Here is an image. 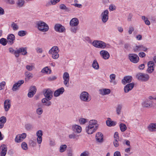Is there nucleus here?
I'll use <instances>...</instances> for the list:
<instances>
[{
  "instance_id": "f257e3e1",
  "label": "nucleus",
  "mask_w": 156,
  "mask_h": 156,
  "mask_svg": "<svg viewBox=\"0 0 156 156\" xmlns=\"http://www.w3.org/2000/svg\"><path fill=\"white\" fill-rule=\"evenodd\" d=\"M92 45L94 47L101 49L109 48L110 46L101 41L94 40L92 43Z\"/></svg>"
},
{
  "instance_id": "f03ea898",
  "label": "nucleus",
  "mask_w": 156,
  "mask_h": 156,
  "mask_svg": "<svg viewBox=\"0 0 156 156\" xmlns=\"http://www.w3.org/2000/svg\"><path fill=\"white\" fill-rule=\"evenodd\" d=\"M36 24L38 29L41 31L45 32L49 30L48 25L43 21H38Z\"/></svg>"
},
{
  "instance_id": "7ed1b4c3",
  "label": "nucleus",
  "mask_w": 156,
  "mask_h": 156,
  "mask_svg": "<svg viewBox=\"0 0 156 156\" xmlns=\"http://www.w3.org/2000/svg\"><path fill=\"white\" fill-rule=\"evenodd\" d=\"M80 100L82 101L89 102L91 100V98L89 93L86 91H83L80 96Z\"/></svg>"
},
{
  "instance_id": "20e7f679",
  "label": "nucleus",
  "mask_w": 156,
  "mask_h": 156,
  "mask_svg": "<svg viewBox=\"0 0 156 156\" xmlns=\"http://www.w3.org/2000/svg\"><path fill=\"white\" fill-rule=\"evenodd\" d=\"M136 78L142 82L148 81L150 78L149 75L146 73H139L136 75Z\"/></svg>"
},
{
  "instance_id": "39448f33",
  "label": "nucleus",
  "mask_w": 156,
  "mask_h": 156,
  "mask_svg": "<svg viewBox=\"0 0 156 156\" xmlns=\"http://www.w3.org/2000/svg\"><path fill=\"white\" fill-rule=\"evenodd\" d=\"M27 51L26 48L22 47L19 48L16 50L14 52L15 55L16 57L18 58L19 56L20 53H21L22 55H25L27 53Z\"/></svg>"
},
{
  "instance_id": "423d86ee",
  "label": "nucleus",
  "mask_w": 156,
  "mask_h": 156,
  "mask_svg": "<svg viewBox=\"0 0 156 156\" xmlns=\"http://www.w3.org/2000/svg\"><path fill=\"white\" fill-rule=\"evenodd\" d=\"M44 95L48 100H51L53 97V92L49 88L45 89L43 90Z\"/></svg>"
},
{
  "instance_id": "0eeeda50",
  "label": "nucleus",
  "mask_w": 156,
  "mask_h": 156,
  "mask_svg": "<svg viewBox=\"0 0 156 156\" xmlns=\"http://www.w3.org/2000/svg\"><path fill=\"white\" fill-rule=\"evenodd\" d=\"M109 12L108 10H105L102 12L100 15L102 21L103 23H106L108 19Z\"/></svg>"
},
{
  "instance_id": "6e6552de",
  "label": "nucleus",
  "mask_w": 156,
  "mask_h": 156,
  "mask_svg": "<svg viewBox=\"0 0 156 156\" xmlns=\"http://www.w3.org/2000/svg\"><path fill=\"white\" fill-rule=\"evenodd\" d=\"M129 58L131 62L134 63H137L139 61V58L138 56L134 54H129Z\"/></svg>"
},
{
  "instance_id": "1a4fd4ad",
  "label": "nucleus",
  "mask_w": 156,
  "mask_h": 156,
  "mask_svg": "<svg viewBox=\"0 0 156 156\" xmlns=\"http://www.w3.org/2000/svg\"><path fill=\"white\" fill-rule=\"evenodd\" d=\"M98 129V126H97L95 127L93 126H90L88 125L85 128L86 132L88 134H92L95 131Z\"/></svg>"
},
{
  "instance_id": "9d476101",
  "label": "nucleus",
  "mask_w": 156,
  "mask_h": 156,
  "mask_svg": "<svg viewBox=\"0 0 156 156\" xmlns=\"http://www.w3.org/2000/svg\"><path fill=\"white\" fill-rule=\"evenodd\" d=\"M63 78L64 80L63 83L65 86L68 87L69 86V76L67 72H65L63 74Z\"/></svg>"
},
{
  "instance_id": "9b49d317",
  "label": "nucleus",
  "mask_w": 156,
  "mask_h": 156,
  "mask_svg": "<svg viewBox=\"0 0 156 156\" xmlns=\"http://www.w3.org/2000/svg\"><path fill=\"white\" fill-rule=\"evenodd\" d=\"M55 30L56 32L62 33L65 32L66 29L64 26L60 24H56L54 27Z\"/></svg>"
},
{
  "instance_id": "f8f14e48",
  "label": "nucleus",
  "mask_w": 156,
  "mask_h": 156,
  "mask_svg": "<svg viewBox=\"0 0 156 156\" xmlns=\"http://www.w3.org/2000/svg\"><path fill=\"white\" fill-rule=\"evenodd\" d=\"M26 134L23 133L21 134H18L16 136L15 139V142L16 143H20L22 142L26 137Z\"/></svg>"
},
{
  "instance_id": "ddd939ff",
  "label": "nucleus",
  "mask_w": 156,
  "mask_h": 156,
  "mask_svg": "<svg viewBox=\"0 0 156 156\" xmlns=\"http://www.w3.org/2000/svg\"><path fill=\"white\" fill-rule=\"evenodd\" d=\"M147 49L146 47L142 45H136L133 48V50L135 52H138L140 51H146Z\"/></svg>"
},
{
  "instance_id": "4468645a",
  "label": "nucleus",
  "mask_w": 156,
  "mask_h": 156,
  "mask_svg": "<svg viewBox=\"0 0 156 156\" xmlns=\"http://www.w3.org/2000/svg\"><path fill=\"white\" fill-rule=\"evenodd\" d=\"M100 54L104 59H108L110 57V55L108 52L105 50H102L100 52Z\"/></svg>"
},
{
  "instance_id": "2eb2a0df",
  "label": "nucleus",
  "mask_w": 156,
  "mask_h": 156,
  "mask_svg": "<svg viewBox=\"0 0 156 156\" xmlns=\"http://www.w3.org/2000/svg\"><path fill=\"white\" fill-rule=\"evenodd\" d=\"M11 106V102L10 100H6L4 102V108L5 112H8Z\"/></svg>"
},
{
  "instance_id": "dca6fc26",
  "label": "nucleus",
  "mask_w": 156,
  "mask_h": 156,
  "mask_svg": "<svg viewBox=\"0 0 156 156\" xmlns=\"http://www.w3.org/2000/svg\"><path fill=\"white\" fill-rule=\"evenodd\" d=\"M7 40L8 44L10 45L12 44L15 40V37L13 34H9L7 37Z\"/></svg>"
},
{
  "instance_id": "f3484780",
  "label": "nucleus",
  "mask_w": 156,
  "mask_h": 156,
  "mask_svg": "<svg viewBox=\"0 0 156 156\" xmlns=\"http://www.w3.org/2000/svg\"><path fill=\"white\" fill-rule=\"evenodd\" d=\"M132 77L131 76H126L124 77L122 80V83L123 85H125L127 83H130L132 80Z\"/></svg>"
},
{
  "instance_id": "a211bd4d",
  "label": "nucleus",
  "mask_w": 156,
  "mask_h": 156,
  "mask_svg": "<svg viewBox=\"0 0 156 156\" xmlns=\"http://www.w3.org/2000/svg\"><path fill=\"white\" fill-rule=\"evenodd\" d=\"M37 89L34 86L31 87L30 89L29 92L28 94V96L29 98L32 97L36 93Z\"/></svg>"
},
{
  "instance_id": "6ab92c4d",
  "label": "nucleus",
  "mask_w": 156,
  "mask_h": 156,
  "mask_svg": "<svg viewBox=\"0 0 156 156\" xmlns=\"http://www.w3.org/2000/svg\"><path fill=\"white\" fill-rule=\"evenodd\" d=\"M79 24V20L76 18H72L69 22V25L71 27H76Z\"/></svg>"
},
{
  "instance_id": "aec40b11",
  "label": "nucleus",
  "mask_w": 156,
  "mask_h": 156,
  "mask_svg": "<svg viewBox=\"0 0 156 156\" xmlns=\"http://www.w3.org/2000/svg\"><path fill=\"white\" fill-rule=\"evenodd\" d=\"M134 86V84L133 83H129L127 84L124 87V92L126 93H128L132 89Z\"/></svg>"
},
{
  "instance_id": "412c9836",
  "label": "nucleus",
  "mask_w": 156,
  "mask_h": 156,
  "mask_svg": "<svg viewBox=\"0 0 156 156\" xmlns=\"http://www.w3.org/2000/svg\"><path fill=\"white\" fill-rule=\"evenodd\" d=\"M24 83V81L23 80H20L17 83H15L12 87V90L13 91H16L17 89V88L20 87Z\"/></svg>"
},
{
  "instance_id": "4be33fe9",
  "label": "nucleus",
  "mask_w": 156,
  "mask_h": 156,
  "mask_svg": "<svg viewBox=\"0 0 156 156\" xmlns=\"http://www.w3.org/2000/svg\"><path fill=\"white\" fill-rule=\"evenodd\" d=\"M64 91V88L62 87L55 91L54 93V95L55 97H58L60 95L62 94Z\"/></svg>"
},
{
  "instance_id": "5701e85b",
  "label": "nucleus",
  "mask_w": 156,
  "mask_h": 156,
  "mask_svg": "<svg viewBox=\"0 0 156 156\" xmlns=\"http://www.w3.org/2000/svg\"><path fill=\"white\" fill-rule=\"evenodd\" d=\"M36 135L37 136V140L38 143L39 144H41L42 141V131L40 130H38L36 133Z\"/></svg>"
},
{
  "instance_id": "b1692460",
  "label": "nucleus",
  "mask_w": 156,
  "mask_h": 156,
  "mask_svg": "<svg viewBox=\"0 0 156 156\" xmlns=\"http://www.w3.org/2000/svg\"><path fill=\"white\" fill-rule=\"evenodd\" d=\"M96 140L97 142L102 143L103 141V135L101 133L98 132L96 135Z\"/></svg>"
},
{
  "instance_id": "393cba45",
  "label": "nucleus",
  "mask_w": 156,
  "mask_h": 156,
  "mask_svg": "<svg viewBox=\"0 0 156 156\" xmlns=\"http://www.w3.org/2000/svg\"><path fill=\"white\" fill-rule=\"evenodd\" d=\"M148 130L151 132L156 131V123H151L147 126Z\"/></svg>"
},
{
  "instance_id": "a878e982",
  "label": "nucleus",
  "mask_w": 156,
  "mask_h": 156,
  "mask_svg": "<svg viewBox=\"0 0 156 156\" xmlns=\"http://www.w3.org/2000/svg\"><path fill=\"white\" fill-rule=\"evenodd\" d=\"M99 94L102 95H105L109 94L111 92V90L108 89H102L99 90Z\"/></svg>"
},
{
  "instance_id": "bb28decb",
  "label": "nucleus",
  "mask_w": 156,
  "mask_h": 156,
  "mask_svg": "<svg viewBox=\"0 0 156 156\" xmlns=\"http://www.w3.org/2000/svg\"><path fill=\"white\" fill-rule=\"evenodd\" d=\"M59 50L58 47L56 46H53L49 51L48 53L49 54H55L58 53Z\"/></svg>"
},
{
  "instance_id": "cd10ccee",
  "label": "nucleus",
  "mask_w": 156,
  "mask_h": 156,
  "mask_svg": "<svg viewBox=\"0 0 156 156\" xmlns=\"http://www.w3.org/2000/svg\"><path fill=\"white\" fill-rule=\"evenodd\" d=\"M89 124L88 125L90 126H93V127H95L96 126H98V121L95 119H91L89 121Z\"/></svg>"
},
{
  "instance_id": "c85d7f7f",
  "label": "nucleus",
  "mask_w": 156,
  "mask_h": 156,
  "mask_svg": "<svg viewBox=\"0 0 156 156\" xmlns=\"http://www.w3.org/2000/svg\"><path fill=\"white\" fill-rule=\"evenodd\" d=\"M72 128L73 131L76 132L77 133H80L81 131V127L78 125H75L73 126Z\"/></svg>"
},
{
  "instance_id": "c756f323",
  "label": "nucleus",
  "mask_w": 156,
  "mask_h": 156,
  "mask_svg": "<svg viewBox=\"0 0 156 156\" xmlns=\"http://www.w3.org/2000/svg\"><path fill=\"white\" fill-rule=\"evenodd\" d=\"M25 3L24 0H17L16 4L17 6L21 8L24 6Z\"/></svg>"
},
{
  "instance_id": "7c9ffc66",
  "label": "nucleus",
  "mask_w": 156,
  "mask_h": 156,
  "mask_svg": "<svg viewBox=\"0 0 156 156\" xmlns=\"http://www.w3.org/2000/svg\"><path fill=\"white\" fill-rule=\"evenodd\" d=\"M92 67L95 69H98L99 68V65L96 60H94L92 65Z\"/></svg>"
},
{
  "instance_id": "2f4dec72",
  "label": "nucleus",
  "mask_w": 156,
  "mask_h": 156,
  "mask_svg": "<svg viewBox=\"0 0 156 156\" xmlns=\"http://www.w3.org/2000/svg\"><path fill=\"white\" fill-rule=\"evenodd\" d=\"M122 108V105L120 104L118 105L116 108V113L118 115H119L121 112Z\"/></svg>"
},
{
  "instance_id": "473e14b6",
  "label": "nucleus",
  "mask_w": 156,
  "mask_h": 156,
  "mask_svg": "<svg viewBox=\"0 0 156 156\" xmlns=\"http://www.w3.org/2000/svg\"><path fill=\"white\" fill-rule=\"evenodd\" d=\"M2 151L0 153V156H5L7 151V148L6 147H2Z\"/></svg>"
},
{
  "instance_id": "72a5a7b5",
  "label": "nucleus",
  "mask_w": 156,
  "mask_h": 156,
  "mask_svg": "<svg viewBox=\"0 0 156 156\" xmlns=\"http://www.w3.org/2000/svg\"><path fill=\"white\" fill-rule=\"evenodd\" d=\"M106 123L107 126H115L116 124V122L111 120H107L106 121Z\"/></svg>"
},
{
  "instance_id": "f704fd0d",
  "label": "nucleus",
  "mask_w": 156,
  "mask_h": 156,
  "mask_svg": "<svg viewBox=\"0 0 156 156\" xmlns=\"http://www.w3.org/2000/svg\"><path fill=\"white\" fill-rule=\"evenodd\" d=\"M119 127L122 132L125 131L127 129L126 125L124 123H121L120 124Z\"/></svg>"
},
{
  "instance_id": "c9c22d12",
  "label": "nucleus",
  "mask_w": 156,
  "mask_h": 156,
  "mask_svg": "<svg viewBox=\"0 0 156 156\" xmlns=\"http://www.w3.org/2000/svg\"><path fill=\"white\" fill-rule=\"evenodd\" d=\"M42 73H45L46 74H50L51 73V70L49 69L47 67L44 68L41 71Z\"/></svg>"
},
{
  "instance_id": "e433bc0d",
  "label": "nucleus",
  "mask_w": 156,
  "mask_h": 156,
  "mask_svg": "<svg viewBox=\"0 0 156 156\" xmlns=\"http://www.w3.org/2000/svg\"><path fill=\"white\" fill-rule=\"evenodd\" d=\"M148 101H145L142 103V105L143 107L148 108L150 107L151 103H148Z\"/></svg>"
},
{
  "instance_id": "4c0bfd02",
  "label": "nucleus",
  "mask_w": 156,
  "mask_h": 156,
  "mask_svg": "<svg viewBox=\"0 0 156 156\" xmlns=\"http://www.w3.org/2000/svg\"><path fill=\"white\" fill-rule=\"evenodd\" d=\"M11 27L14 30H16L19 29L18 26L14 22L12 23L11 24Z\"/></svg>"
},
{
  "instance_id": "58836bf2",
  "label": "nucleus",
  "mask_w": 156,
  "mask_h": 156,
  "mask_svg": "<svg viewBox=\"0 0 156 156\" xmlns=\"http://www.w3.org/2000/svg\"><path fill=\"white\" fill-rule=\"evenodd\" d=\"M79 121L80 124L84 125L88 121V120L85 118H81L79 119Z\"/></svg>"
},
{
  "instance_id": "ea45409f",
  "label": "nucleus",
  "mask_w": 156,
  "mask_h": 156,
  "mask_svg": "<svg viewBox=\"0 0 156 156\" xmlns=\"http://www.w3.org/2000/svg\"><path fill=\"white\" fill-rule=\"evenodd\" d=\"M7 42V40L5 38H2L0 39V44L3 46L6 45Z\"/></svg>"
},
{
  "instance_id": "a19ab883",
  "label": "nucleus",
  "mask_w": 156,
  "mask_h": 156,
  "mask_svg": "<svg viewBox=\"0 0 156 156\" xmlns=\"http://www.w3.org/2000/svg\"><path fill=\"white\" fill-rule=\"evenodd\" d=\"M142 19L144 20L145 24L147 25H149L150 24V22L148 20V18H146L145 16H142Z\"/></svg>"
},
{
  "instance_id": "79ce46f5",
  "label": "nucleus",
  "mask_w": 156,
  "mask_h": 156,
  "mask_svg": "<svg viewBox=\"0 0 156 156\" xmlns=\"http://www.w3.org/2000/svg\"><path fill=\"white\" fill-rule=\"evenodd\" d=\"M27 34L26 31L25 30H20L19 31L18 33V35L20 37H23L25 36Z\"/></svg>"
},
{
  "instance_id": "37998d69",
  "label": "nucleus",
  "mask_w": 156,
  "mask_h": 156,
  "mask_svg": "<svg viewBox=\"0 0 156 156\" xmlns=\"http://www.w3.org/2000/svg\"><path fill=\"white\" fill-rule=\"evenodd\" d=\"M69 137L70 139H76V140L78 138V136L74 133L69 134Z\"/></svg>"
},
{
  "instance_id": "c03bdc74",
  "label": "nucleus",
  "mask_w": 156,
  "mask_h": 156,
  "mask_svg": "<svg viewBox=\"0 0 156 156\" xmlns=\"http://www.w3.org/2000/svg\"><path fill=\"white\" fill-rule=\"evenodd\" d=\"M109 77L110 80V83H112L113 82V80H115L116 77V76L114 74H112L110 75Z\"/></svg>"
},
{
  "instance_id": "a18cd8bd",
  "label": "nucleus",
  "mask_w": 156,
  "mask_h": 156,
  "mask_svg": "<svg viewBox=\"0 0 156 156\" xmlns=\"http://www.w3.org/2000/svg\"><path fill=\"white\" fill-rule=\"evenodd\" d=\"M25 128L28 131H29L33 128V126L31 124H27L26 125Z\"/></svg>"
},
{
  "instance_id": "49530a36",
  "label": "nucleus",
  "mask_w": 156,
  "mask_h": 156,
  "mask_svg": "<svg viewBox=\"0 0 156 156\" xmlns=\"http://www.w3.org/2000/svg\"><path fill=\"white\" fill-rule=\"evenodd\" d=\"M43 112V109L42 108H39L36 109V113L38 115H41Z\"/></svg>"
},
{
  "instance_id": "de8ad7c7",
  "label": "nucleus",
  "mask_w": 156,
  "mask_h": 156,
  "mask_svg": "<svg viewBox=\"0 0 156 156\" xmlns=\"http://www.w3.org/2000/svg\"><path fill=\"white\" fill-rule=\"evenodd\" d=\"M71 31L73 33H76L77 30V28L76 27H71L70 28Z\"/></svg>"
},
{
  "instance_id": "09e8293b",
  "label": "nucleus",
  "mask_w": 156,
  "mask_h": 156,
  "mask_svg": "<svg viewBox=\"0 0 156 156\" xmlns=\"http://www.w3.org/2000/svg\"><path fill=\"white\" fill-rule=\"evenodd\" d=\"M26 68V69L29 71H30L33 70L34 68V66L33 65H27Z\"/></svg>"
},
{
  "instance_id": "8fccbe9b",
  "label": "nucleus",
  "mask_w": 156,
  "mask_h": 156,
  "mask_svg": "<svg viewBox=\"0 0 156 156\" xmlns=\"http://www.w3.org/2000/svg\"><path fill=\"white\" fill-rule=\"evenodd\" d=\"M6 121V119L5 116H3L0 118V122L5 123Z\"/></svg>"
},
{
  "instance_id": "3c124183",
  "label": "nucleus",
  "mask_w": 156,
  "mask_h": 156,
  "mask_svg": "<svg viewBox=\"0 0 156 156\" xmlns=\"http://www.w3.org/2000/svg\"><path fill=\"white\" fill-rule=\"evenodd\" d=\"M51 55H52V58L54 59H57L59 57V55L58 53H56L55 54H51Z\"/></svg>"
},
{
  "instance_id": "603ef678",
  "label": "nucleus",
  "mask_w": 156,
  "mask_h": 156,
  "mask_svg": "<svg viewBox=\"0 0 156 156\" xmlns=\"http://www.w3.org/2000/svg\"><path fill=\"white\" fill-rule=\"evenodd\" d=\"M89 153L87 151H85L81 153L80 156H89Z\"/></svg>"
},
{
  "instance_id": "864d4df0",
  "label": "nucleus",
  "mask_w": 156,
  "mask_h": 156,
  "mask_svg": "<svg viewBox=\"0 0 156 156\" xmlns=\"http://www.w3.org/2000/svg\"><path fill=\"white\" fill-rule=\"evenodd\" d=\"M25 74L28 79H31L33 77V75L31 73H29L27 72H25Z\"/></svg>"
},
{
  "instance_id": "5fc2aeb1",
  "label": "nucleus",
  "mask_w": 156,
  "mask_h": 156,
  "mask_svg": "<svg viewBox=\"0 0 156 156\" xmlns=\"http://www.w3.org/2000/svg\"><path fill=\"white\" fill-rule=\"evenodd\" d=\"M57 78V77L55 76H50L48 78V80L49 81H53L55 80Z\"/></svg>"
},
{
  "instance_id": "6e6d98bb",
  "label": "nucleus",
  "mask_w": 156,
  "mask_h": 156,
  "mask_svg": "<svg viewBox=\"0 0 156 156\" xmlns=\"http://www.w3.org/2000/svg\"><path fill=\"white\" fill-rule=\"evenodd\" d=\"M154 63L152 61H149L147 63L148 67H153Z\"/></svg>"
},
{
  "instance_id": "4d7b16f0",
  "label": "nucleus",
  "mask_w": 156,
  "mask_h": 156,
  "mask_svg": "<svg viewBox=\"0 0 156 156\" xmlns=\"http://www.w3.org/2000/svg\"><path fill=\"white\" fill-rule=\"evenodd\" d=\"M29 143L30 146H35L36 144V143L32 140H30Z\"/></svg>"
},
{
  "instance_id": "13d9d810",
  "label": "nucleus",
  "mask_w": 156,
  "mask_h": 156,
  "mask_svg": "<svg viewBox=\"0 0 156 156\" xmlns=\"http://www.w3.org/2000/svg\"><path fill=\"white\" fill-rule=\"evenodd\" d=\"M36 52L37 53H42L43 51L42 49L39 47H37L36 48Z\"/></svg>"
},
{
  "instance_id": "bf43d9fd",
  "label": "nucleus",
  "mask_w": 156,
  "mask_h": 156,
  "mask_svg": "<svg viewBox=\"0 0 156 156\" xmlns=\"http://www.w3.org/2000/svg\"><path fill=\"white\" fill-rule=\"evenodd\" d=\"M134 29L133 27H129V30L128 31V33L129 34H131L132 33V32L134 31Z\"/></svg>"
},
{
  "instance_id": "052dcab7",
  "label": "nucleus",
  "mask_w": 156,
  "mask_h": 156,
  "mask_svg": "<svg viewBox=\"0 0 156 156\" xmlns=\"http://www.w3.org/2000/svg\"><path fill=\"white\" fill-rule=\"evenodd\" d=\"M50 145L51 146H55V141L54 140H50Z\"/></svg>"
},
{
  "instance_id": "680f3d73",
  "label": "nucleus",
  "mask_w": 156,
  "mask_h": 156,
  "mask_svg": "<svg viewBox=\"0 0 156 156\" xmlns=\"http://www.w3.org/2000/svg\"><path fill=\"white\" fill-rule=\"evenodd\" d=\"M154 70V69L153 67H148L147 69L148 72L149 73H151Z\"/></svg>"
},
{
  "instance_id": "e2e57ef3",
  "label": "nucleus",
  "mask_w": 156,
  "mask_h": 156,
  "mask_svg": "<svg viewBox=\"0 0 156 156\" xmlns=\"http://www.w3.org/2000/svg\"><path fill=\"white\" fill-rule=\"evenodd\" d=\"M119 139H115V140L113 142L114 146H118L119 145L118 140Z\"/></svg>"
},
{
  "instance_id": "0e129e2a",
  "label": "nucleus",
  "mask_w": 156,
  "mask_h": 156,
  "mask_svg": "<svg viewBox=\"0 0 156 156\" xmlns=\"http://www.w3.org/2000/svg\"><path fill=\"white\" fill-rule=\"evenodd\" d=\"M114 138L115 139H119V133L117 132H115L114 134Z\"/></svg>"
},
{
  "instance_id": "69168bd1",
  "label": "nucleus",
  "mask_w": 156,
  "mask_h": 156,
  "mask_svg": "<svg viewBox=\"0 0 156 156\" xmlns=\"http://www.w3.org/2000/svg\"><path fill=\"white\" fill-rule=\"evenodd\" d=\"M60 8L62 9H67L66 6L63 4L60 5Z\"/></svg>"
},
{
  "instance_id": "338daca9",
  "label": "nucleus",
  "mask_w": 156,
  "mask_h": 156,
  "mask_svg": "<svg viewBox=\"0 0 156 156\" xmlns=\"http://www.w3.org/2000/svg\"><path fill=\"white\" fill-rule=\"evenodd\" d=\"M139 55L140 57L143 58L145 56L146 54L145 53L142 52L139 53Z\"/></svg>"
},
{
  "instance_id": "774afa93",
  "label": "nucleus",
  "mask_w": 156,
  "mask_h": 156,
  "mask_svg": "<svg viewBox=\"0 0 156 156\" xmlns=\"http://www.w3.org/2000/svg\"><path fill=\"white\" fill-rule=\"evenodd\" d=\"M113 156H121V153L119 151H116L114 152Z\"/></svg>"
}]
</instances>
